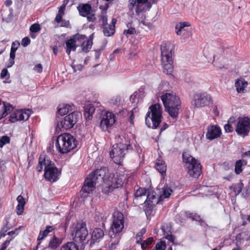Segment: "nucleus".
Returning <instances> with one entry per match:
<instances>
[{"label":"nucleus","instance_id":"35","mask_svg":"<svg viewBox=\"0 0 250 250\" xmlns=\"http://www.w3.org/2000/svg\"><path fill=\"white\" fill-rule=\"evenodd\" d=\"M246 164V161L244 160H239L237 161L235 165V172L236 174H240L242 171V166Z\"/></svg>","mask_w":250,"mask_h":250},{"label":"nucleus","instance_id":"28","mask_svg":"<svg viewBox=\"0 0 250 250\" xmlns=\"http://www.w3.org/2000/svg\"><path fill=\"white\" fill-rule=\"evenodd\" d=\"M156 168L163 176L165 175L167 170V166L160 157L156 160Z\"/></svg>","mask_w":250,"mask_h":250},{"label":"nucleus","instance_id":"41","mask_svg":"<svg viewBox=\"0 0 250 250\" xmlns=\"http://www.w3.org/2000/svg\"><path fill=\"white\" fill-rule=\"evenodd\" d=\"M149 189V188H148L147 191L144 188H139L137 189L135 193V199L138 200L139 198L145 196L146 193L147 194Z\"/></svg>","mask_w":250,"mask_h":250},{"label":"nucleus","instance_id":"9","mask_svg":"<svg viewBox=\"0 0 250 250\" xmlns=\"http://www.w3.org/2000/svg\"><path fill=\"white\" fill-rule=\"evenodd\" d=\"M71 235L73 240L77 243L83 242L88 235V230L86 223L84 222L74 223L71 228Z\"/></svg>","mask_w":250,"mask_h":250},{"label":"nucleus","instance_id":"11","mask_svg":"<svg viewBox=\"0 0 250 250\" xmlns=\"http://www.w3.org/2000/svg\"><path fill=\"white\" fill-rule=\"evenodd\" d=\"M212 103L210 95L206 93H199L194 95L191 104L194 108H201Z\"/></svg>","mask_w":250,"mask_h":250},{"label":"nucleus","instance_id":"17","mask_svg":"<svg viewBox=\"0 0 250 250\" xmlns=\"http://www.w3.org/2000/svg\"><path fill=\"white\" fill-rule=\"evenodd\" d=\"M236 131L240 135L246 136L250 130V119L246 117H239L236 125Z\"/></svg>","mask_w":250,"mask_h":250},{"label":"nucleus","instance_id":"30","mask_svg":"<svg viewBox=\"0 0 250 250\" xmlns=\"http://www.w3.org/2000/svg\"><path fill=\"white\" fill-rule=\"evenodd\" d=\"M95 107L93 104H87L85 106L84 116L86 120H90L95 112Z\"/></svg>","mask_w":250,"mask_h":250},{"label":"nucleus","instance_id":"37","mask_svg":"<svg viewBox=\"0 0 250 250\" xmlns=\"http://www.w3.org/2000/svg\"><path fill=\"white\" fill-rule=\"evenodd\" d=\"M144 91L143 89H140L138 92H135L130 97V100L132 103H136V99L142 98L144 96Z\"/></svg>","mask_w":250,"mask_h":250},{"label":"nucleus","instance_id":"50","mask_svg":"<svg viewBox=\"0 0 250 250\" xmlns=\"http://www.w3.org/2000/svg\"><path fill=\"white\" fill-rule=\"evenodd\" d=\"M166 248V244L163 241L160 242L156 245V250H165Z\"/></svg>","mask_w":250,"mask_h":250},{"label":"nucleus","instance_id":"61","mask_svg":"<svg viewBox=\"0 0 250 250\" xmlns=\"http://www.w3.org/2000/svg\"><path fill=\"white\" fill-rule=\"evenodd\" d=\"M210 188H209L208 187H205L204 188V190L206 192H207V193H206L205 195H210L211 194V192H210Z\"/></svg>","mask_w":250,"mask_h":250},{"label":"nucleus","instance_id":"25","mask_svg":"<svg viewBox=\"0 0 250 250\" xmlns=\"http://www.w3.org/2000/svg\"><path fill=\"white\" fill-rule=\"evenodd\" d=\"M17 201L18 204L16 208V212L18 215H20L23 212L25 201L21 195H19L17 197Z\"/></svg>","mask_w":250,"mask_h":250},{"label":"nucleus","instance_id":"21","mask_svg":"<svg viewBox=\"0 0 250 250\" xmlns=\"http://www.w3.org/2000/svg\"><path fill=\"white\" fill-rule=\"evenodd\" d=\"M77 9L79 12V14L82 16L85 17L93 12L91 6L87 3L80 4L77 6Z\"/></svg>","mask_w":250,"mask_h":250},{"label":"nucleus","instance_id":"36","mask_svg":"<svg viewBox=\"0 0 250 250\" xmlns=\"http://www.w3.org/2000/svg\"><path fill=\"white\" fill-rule=\"evenodd\" d=\"M114 26L113 25H108L103 27V32L105 36L109 37L114 34Z\"/></svg>","mask_w":250,"mask_h":250},{"label":"nucleus","instance_id":"49","mask_svg":"<svg viewBox=\"0 0 250 250\" xmlns=\"http://www.w3.org/2000/svg\"><path fill=\"white\" fill-rule=\"evenodd\" d=\"M10 74L8 72L7 69L4 68L2 70L0 73V78L2 79H8L9 78Z\"/></svg>","mask_w":250,"mask_h":250},{"label":"nucleus","instance_id":"38","mask_svg":"<svg viewBox=\"0 0 250 250\" xmlns=\"http://www.w3.org/2000/svg\"><path fill=\"white\" fill-rule=\"evenodd\" d=\"M68 68H71L73 72L81 71L83 68V65L81 63H68Z\"/></svg>","mask_w":250,"mask_h":250},{"label":"nucleus","instance_id":"3","mask_svg":"<svg viewBox=\"0 0 250 250\" xmlns=\"http://www.w3.org/2000/svg\"><path fill=\"white\" fill-rule=\"evenodd\" d=\"M156 191L157 192L151 188L148 190L147 196L144 203L145 206H147L145 209L147 212L159 202L165 198H169L173 192L172 190L167 187L163 188L161 190L157 189Z\"/></svg>","mask_w":250,"mask_h":250},{"label":"nucleus","instance_id":"5","mask_svg":"<svg viewBox=\"0 0 250 250\" xmlns=\"http://www.w3.org/2000/svg\"><path fill=\"white\" fill-rule=\"evenodd\" d=\"M43 167H44L45 178L50 182H53L57 181L60 175L58 169L48 158L42 155L39 157L37 169L38 171H42Z\"/></svg>","mask_w":250,"mask_h":250},{"label":"nucleus","instance_id":"15","mask_svg":"<svg viewBox=\"0 0 250 250\" xmlns=\"http://www.w3.org/2000/svg\"><path fill=\"white\" fill-rule=\"evenodd\" d=\"M31 114V111L29 109L13 110L9 116V121L11 123L26 121L29 118Z\"/></svg>","mask_w":250,"mask_h":250},{"label":"nucleus","instance_id":"56","mask_svg":"<svg viewBox=\"0 0 250 250\" xmlns=\"http://www.w3.org/2000/svg\"><path fill=\"white\" fill-rule=\"evenodd\" d=\"M86 17L88 21H93L96 20L95 15L92 13L87 16H86Z\"/></svg>","mask_w":250,"mask_h":250},{"label":"nucleus","instance_id":"58","mask_svg":"<svg viewBox=\"0 0 250 250\" xmlns=\"http://www.w3.org/2000/svg\"><path fill=\"white\" fill-rule=\"evenodd\" d=\"M61 22H62V26L68 27L69 25V21H68L62 20V19Z\"/></svg>","mask_w":250,"mask_h":250},{"label":"nucleus","instance_id":"55","mask_svg":"<svg viewBox=\"0 0 250 250\" xmlns=\"http://www.w3.org/2000/svg\"><path fill=\"white\" fill-rule=\"evenodd\" d=\"M101 20L102 21V25L103 27L106 26V25H108L107 18L106 15H103L102 16H101Z\"/></svg>","mask_w":250,"mask_h":250},{"label":"nucleus","instance_id":"51","mask_svg":"<svg viewBox=\"0 0 250 250\" xmlns=\"http://www.w3.org/2000/svg\"><path fill=\"white\" fill-rule=\"evenodd\" d=\"M187 216L189 218H191L192 220H194L196 221L201 220L200 216L196 214H193L192 213H188L187 214Z\"/></svg>","mask_w":250,"mask_h":250},{"label":"nucleus","instance_id":"8","mask_svg":"<svg viewBox=\"0 0 250 250\" xmlns=\"http://www.w3.org/2000/svg\"><path fill=\"white\" fill-rule=\"evenodd\" d=\"M124 223L123 214L119 211L114 212L110 231V236L111 238L117 237V239L118 241V237L121 235L124 229Z\"/></svg>","mask_w":250,"mask_h":250},{"label":"nucleus","instance_id":"33","mask_svg":"<svg viewBox=\"0 0 250 250\" xmlns=\"http://www.w3.org/2000/svg\"><path fill=\"white\" fill-rule=\"evenodd\" d=\"M61 243V241L55 236L50 240L48 244V248L50 249H56L60 246Z\"/></svg>","mask_w":250,"mask_h":250},{"label":"nucleus","instance_id":"44","mask_svg":"<svg viewBox=\"0 0 250 250\" xmlns=\"http://www.w3.org/2000/svg\"><path fill=\"white\" fill-rule=\"evenodd\" d=\"M10 138L7 136H3L0 139V147H2L4 145L9 143Z\"/></svg>","mask_w":250,"mask_h":250},{"label":"nucleus","instance_id":"64","mask_svg":"<svg viewBox=\"0 0 250 250\" xmlns=\"http://www.w3.org/2000/svg\"><path fill=\"white\" fill-rule=\"evenodd\" d=\"M5 46L3 44H0V55L4 51Z\"/></svg>","mask_w":250,"mask_h":250},{"label":"nucleus","instance_id":"10","mask_svg":"<svg viewBox=\"0 0 250 250\" xmlns=\"http://www.w3.org/2000/svg\"><path fill=\"white\" fill-rule=\"evenodd\" d=\"M80 116V113L73 112L58 121L56 130L60 131L61 130H67L72 128L76 124Z\"/></svg>","mask_w":250,"mask_h":250},{"label":"nucleus","instance_id":"53","mask_svg":"<svg viewBox=\"0 0 250 250\" xmlns=\"http://www.w3.org/2000/svg\"><path fill=\"white\" fill-rule=\"evenodd\" d=\"M33 69L35 71L40 73L42 71V67L41 63H37Z\"/></svg>","mask_w":250,"mask_h":250},{"label":"nucleus","instance_id":"19","mask_svg":"<svg viewBox=\"0 0 250 250\" xmlns=\"http://www.w3.org/2000/svg\"><path fill=\"white\" fill-rule=\"evenodd\" d=\"M221 129L217 125H210L207 128L206 136L207 139L212 140L221 135Z\"/></svg>","mask_w":250,"mask_h":250},{"label":"nucleus","instance_id":"40","mask_svg":"<svg viewBox=\"0 0 250 250\" xmlns=\"http://www.w3.org/2000/svg\"><path fill=\"white\" fill-rule=\"evenodd\" d=\"M61 250H79V249L75 243L69 242L62 246Z\"/></svg>","mask_w":250,"mask_h":250},{"label":"nucleus","instance_id":"42","mask_svg":"<svg viewBox=\"0 0 250 250\" xmlns=\"http://www.w3.org/2000/svg\"><path fill=\"white\" fill-rule=\"evenodd\" d=\"M65 9V7L62 5L60 7L58 13L55 18V21L57 23H60L61 21L62 17L64 14Z\"/></svg>","mask_w":250,"mask_h":250},{"label":"nucleus","instance_id":"29","mask_svg":"<svg viewBox=\"0 0 250 250\" xmlns=\"http://www.w3.org/2000/svg\"><path fill=\"white\" fill-rule=\"evenodd\" d=\"M54 229V228L52 226H47L45 228V229L43 230H41L40 231V233L39 234L37 241L38 242H40V244L41 243V241L44 239L49 233L52 232Z\"/></svg>","mask_w":250,"mask_h":250},{"label":"nucleus","instance_id":"4","mask_svg":"<svg viewBox=\"0 0 250 250\" xmlns=\"http://www.w3.org/2000/svg\"><path fill=\"white\" fill-rule=\"evenodd\" d=\"M77 144L78 142L73 135L64 133L57 137L55 142V147L59 153L64 154L74 149Z\"/></svg>","mask_w":250,"mask_h":250},{"label":"nucleus","instance_id":"60","mask_svg":"<svg viewBox=\"0 0 250 250\" xmlns=\"http://www.w3.org/2000/svg\"><path fill=\"white\" fill-rule=\"evenodd\" d=\"M142 237L141 234L137 233L136 235V243L140 244L142 242Z\"/></svg>","mask_w":250,"mask_h":250},{"label":"nucleus","instance_id":"59","mask_svg":"<svg viewBox=\"0 0 250 250\" xmlns=\"http://www.w3.org/2000/svg\"><path fill=\"white\" fill-rule=\"evenodd\" d=\"M130 116H129V122L131 124L133 125L134 124V117L135 116V114H132L131 112H129Z\"/></svg>","mask_w":250,"mask_h":250},{"label":"nucleus","instance_id":"13","mask_svg":"<svg viewBox=\"0 0 250 250\" xmlns=\"http://www.w3.org/2000/svg\"><path fill=\"white\" fill-rule=\"evenodd\" d=\"M148 0H129L128 3V8L129 12L133 13V9H135L137 15H139L140 13L146 12L149 10L151 5L146 6V3Z\"/></svg>","mask_w":250,"mask_h":250},{"label":"nucleus","instance_id":"39","mask_svg":"<svg viewBox=\"0 0 250 250\" xmlns=\"http://www.w3.org/2000/svg\"><path fill=\"white\" fill-rule=\"evenodd\" d=\"M163 72L167 74L171 75L173 70L172 63H163Z\"/></svg>","mask_w":250,"mask_h":250},{"label":"nucleus","instance_id":"23","mask_svg":"<svg viewBox=\"0 0 250 250\" xmlns=\"http://www.w3.org/2000/svg\"><path fill=\"white\" fill-rule=\"evenodd\" d=\"M248 83L244 79L237 80L235 83L236 91L238 93H245L247 92L246 88L248 86Z\"/></svg>","mask_w":250,"mask_h":250},{"label":"nucleus","instance_id":"48","mask_svg":"<svg viewBox=\"0 0 250 250\" xmlns=\"http://www.w3.org/2000/svg\"><path fill=\"white\" fill-rule=\"evenodd\" d=\"M161 229H162V231H163V232L164 233V234L165 235V238L167 239L168 241H170L171 242H173L174 239H173V237L172 235L171 234H168V233L167 234L166 233V231L165 230V227L164 226H162Z\"/></svg>","mask_w":250,"mask_h":250},{"label":"nucleus","instance_id":"14","mask_svg":"<svg viewBox=\"0 0 250 250\" xmlns=\"http://www.w3.org/2000/svg\"><path fill=\"white\" fill-rule=\"evenodd\" d=\"M127 149L125 146H122L118 144L113 146L110 154L114 163L119 165L121 164Z\"/></svg>","mask_w":250,"mask_h":250},{"label":"nucleus","instance_id":"63","mask_svg":"<svg viewBox=\"0 0 250 250\" xmlns=\"http://www.w3.org/2000/svg\"><path fill=\"white\" fill-rule=\"evenodd\" d=\"M146 244H147L148 245L151 244L153 242V238L152 237H149L146 241H145Z\"/></svg>","mask_w":250,"mask_h":250},{"label":"nucleus","instance_id":"22","mask_svg":"<svg viewBox=\"0 0 250 250\" xmlns=\"http://www.w3.org/2000/svg\"><path fill=\"white\" fill-rule=\"evenodd\" d=\"M104 236V230L100 228H95L91 234V241L93 243L99 242Z\"/></svg>","mask_w":250,"mask_h":250},{"label":"nucleus","instance_id":"46","mask_svg":"<svg viewBox=\"0 0 250 250\" xmlns=\"http://www.w3.org/2000/svg\"><path fill=\"white\" fill-rule=\"evenodd\" d=\"M243 188V184L239 183L235 185L234 187V191L235 195H238L242 190Z\"/></svg>","mask_w":250,"mask_h":250},{"label":"nucleus","instance_id":"16","mask_svg":"<svg viewBox=\"0 0 250 250\" xmlns=\"http://www.w3.org/2000/svg\"><path fill=\"white\" fill-rule=\"evenodd\" d=\"M115 122V115L111 112L107 111L102 117L100 127L103 131H105L111 127Z\"/></svg>","mask_w":250,"mask_h":250},{"label":"nucleus","instance_id":"47","mask_svg":"<svg viewBox=\"0 0 250 250\" xmlns=\"http://www.w3.org/2000/svg\"><path fill=\"white\" fill-rule=\"evenodd\" d=\"M41 29L40 25L38 23L32 24L30 27V30L32 32H38Z\"/></svg>","mask_w":250,"mask_h":250},{"label":"nucleus","instance_id":"18","mask_svg":"<svg viewBox=\"0 0 250 250\" xmlns=\"http://www.w3.org/2000/svg\"><path fill=\"white\" fill-rule=\"evenodd\" d=\"M86 38L84 35L76 34L73 37L66 42V52L69 54L71 51L76 50V47L79 45V41H83Z\"/></svg>","mask_w":250,"mask_h":250},{"label":"nucleus","instance_id":"57","mask_svg":"<svg viewBox=\"0 0 250 250\" xmlns=\"http://www.w3.org/2000/svg\"><path fill=\"white\" fill-rule=\"evenodd\" d=\"M10 243V241H6L4 243H3L0 248V250H5L6 248L8 247V246L9 245Z\"/></svg>","mask_w":250,"mask_h":250},{"label":"nucleus","instance_id":"20","mask_svg":"<svg viewBox=\"0 0 250 250\" xmlns=\"http://www.w3.org/2000/svg\"><path fill=\"white\" fill-rule=\"evenodd\" d=\"M132 137V135L131 133H122L118 136L117 144L122 146H125V148L128 149L130 144V139Z\"/></svg>","mask_w":250,"mask_h":250},{"label":"nucleus","instance_id":"26","mask_svg":"<svg viewBox=\"0 0 250 250\" xmlns=\"http://www.w3.org/2000/svg\"><path fill=\"white\" fill-rule=\"evenodd\" d=\"M14 110V107L9 103H4L2 109L0 111V120L11 114Z\"/></svg>","mask_w":250,"mask_h":250},{"label":"nucleus","instance_id":"32","mask_svg":"<svg viewBox=\"0 0 250 250\" xmlns=\"http://www.w3.org/2000/svg\"><path fill=\"white\" fill-rule=\"evenodd\" d=\"M171 88L169 83L167 82H162L157 87V91L158 93H163L168 91Z\"/></svg>","mask_w":250,"mask_h":250},{"label":"nucleus","instance_id":"43","mask_svg":"<svg viewBox=\"0 0 250 250\" xmlns=\"http://www.w3.org/2000/svg\"><path fill=\"white\" fill-rule=\"evenodd\" d=\"M234 121L233 118H230L228 124H226L224 126V128L225 131L227 132H232L233 130V127L231 126L230 123L233 122Z\"/></svg>","mask_w":250,"mask_h":250},{"label":"nucleus","instance_id":"62","mask_svg":"<svg viewBox=\"0 0 250 250\" xmlns=\"http://www.w3.org/2000/svg\"><path fill=\"white\" fill-rule=\"evenodd\" d=\"M130 112L132 114H135V115H136L139 112V109L137 107H134Z\"/></svg>","mask_w":250,"mask_h":250},{"label":"nucleus","instance_id":"12","mask_svg":"<svg viewBox=\"0 0 250 250\" xmlns=\"http://www.w3.org/2000/svg\"><path fill=\"white\" fill-rule=\"evenodd\" d=\"M174 46L170 42H166L161 46L162 62H170L174 61Z\"/></svg>","mask_w":250,"mask_h":250},{"label":"nucleus","instance_id":"34","mask_svg":"<svg viewBox=\"0 0 250 250\" xmlns=\"http://www.w3.org/2000/svg\"><path fill=\"white\" fill-rule=\"evenodd\" d=\"M20 43L18 41H15L12 42L10 53V58L13 60L15 58V53L20 46Z\"/></svg>","mask_w":250,"mask_h":250},{"label":"nucleus","instance_id":"1","mask_svg":"<svg viewBox=\"0 0 250 250\" xmlns=\"http://www.w3.org/2000/svg\"><path fill=\"white\" fill-rule=\"evenodd\" d=\"M105 168L97 169L91 173L86 179L82 191L89 193L93 191L96 182L102 180V183L99 187L100 189L104 194H108L113 191L114 189L122 186L123 181L125 180L127 174L123 175L120 173L116 174L106 171Z\"/></svg>","mask_w":250,"mask_h":250},{"label":"nucleus","instance_id":"24","mask_svg":"<svg viewBox=\"0 0 250 250\" xmlns=\"http://www.w3.org/2000/svg\"><path fill=\"white\" fill-rule=\"evenodd\" d=\"M93 34H92L88 40L87 38L83 41H79V43L81 44L82 50L84 52H87L91 48L93 42Z\"/></svg>","mask_w":250,"mask_h":250},{"label":"nucleus","instance_id":"7","mask_svg":"<svg viewBox=\"0 0 250 250\" xmlns=\"http://www.w3.org/2000/svg\"><path fill=\"white\" fill-rule=\"evenodd\" d=\"M183 161L188 174L194 178H198L201 173V166L199 162L187 153L183 154Z\"/></svg>","mask_w":250,"mask_h":250},{"label":"nucleus","instance_id":"31","mask_svg":"<svg viewBox=\"0 0 250 250\" xmlns=\"http://www.w3.org/2000/svg\"><path fill=\"white\" fill-rule=\"evenodd\" d=\"M190 24L186 22H180L177 23L175 25V32L178 36H181L183 32H185L186 27L189 26Z\"/></svg>","mask_w":250,"mask_h":250},{"label":"nucleus","instance_id":"54","mask_svg":"<svg viewBox=\"0 0 250 250\" xmlns=\"http://www.w3.org/2000/svg\"><path fill=\"white\" fill-rule=\"evenodd\" d=\"M30 42V40L27 37L24 38L21 41V44L25 47L27 46Z\"/></svg>","mask_w":250,"mask_h":250},{"label":"nucleus","instance_id":"27","mask_svg":"<svg viewBox=\"0 0 250 250\" xmlns=\"http://www.w3.org/2000/svg\"><path fill=\"white\" fill-rule=\"evenodd\" d=\"M72 110L70 105L66 104H60L57 107V114L61 116L67 114Z\"/></svg>","mask_w":250,"mask_h":250},{"label":"nucleus","instance_id":"2","mask_svg":"<svg viewBox=\"0 0 250 250\" xmlns=\"http://www.w3.org/2000/svg\"><path fill=\"white\" fill-rule=\"evenodd\" d=\"M160 98L165 111L172 119L177 118L181 108V102L179 96L173 92H165Z\"/></svg>","mask_w":250,"mask_h":250},{"label":"nucleus","instance_id":"45","mask_svg":"<svg viewBox=\"0 0 250 250\" xmlns=\"http://www.w3.org/2000/svg\"><path fill=\"white\" fill-rule=\"evenodd\" d=\"M121 103V98L119 96H114L110 100V104L115 105H119Z\"/></svg>","mask_w":250,"mask_h":250},{"label":"nucleus","instance_id":"52","mask_svg":"<svg viewBox=\"0 0 250 250\" xmlns=\"http://www.w3.org/2000/svg\"><path fill=\"white\" fill-rule=\"evenodd\" d=\"M136 30L133 27H130L127 30H125L124 31V33L125 35H132L134 33H135Z\"/></svg>","mask_w":250,"mask_h":250},{"label":"nucleus","instance_id":"6","mask_svg":"<svg viewBox=\"0 0 250 250\" xmlns=\"http://www.w3.org/2000/svg\"><path fill=\"white\" fill-rule=\"evenodd\" d=\"M163 109L160 104H156L149 107L146 116L145 122L147 126L156 129L162 121Z\"/></svg>","mask_w":250,"mask_h":250}]
</instances>
